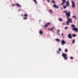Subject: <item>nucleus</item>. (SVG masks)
I'll use <instances>...</instances> for the list:
<instances>
[{
	"label": "nucleus",
	"mask_w": 78,
	"mask_h": 78,
	"mask_svg": "<svg viewBox=\"0 0 78 78\" xmlns=\"http://www.w3.org/2000/svg\"><path fill=\"white\" fill-rule=\"evenodd\" d=\"M63 12L66 15L67 19L70 17V12H67V10H65L63 11Z\"/></svg>",
	"instance_id": "1"
},
{
	"label": "nucleus",
	"mask_w": 78,
	"mask_h": 78,
	"mask_svg": "<svg viewBox=\"0 0 78 78\" xmlns=\"http://www.w3.org/2000/svg\"><path fill=\"white\" fill-rule=\"evenodd\" d=\"M67 19H68V20L66 22L67 25H69V23H72V20L69 18H67Z\"/></svg>",
	"instance_id": "2"
},
{
	"label": "nucleus",
	"mask_w": 78,
	"mask_h": 78,
	"mask_svg": "<svg viewBox=\"0 0 78 78\" xmlns=\"http://www.w3.org/2000/svg\"><path fill=\"white\" fill-rule=\"evenodd\" d=\"M71 2L72 3V8H73V9H75V2L73 1H72Z\"/></svg>",
	"instance_id": "3"
},
{
	"label": "nucleus",
	"mask_w": 78,
	"mask_h": 78,
	"mask_svg": "<svg viewBox=\"0 0 78 78\" xmlns=\"http://www.w3.org/2000/svg\"><path fill=\"white\" fill-rule=\"evenodd\" d=\"M62 56L64 58V59H65L66 60L67 59V54H66L63 53L62 54Z\"/></svg>",
	"instance_id": "4"
},
{
	"label": "nucleus",
	"mask_w": 78,
	"mask_h": 78,
	"mask_svg": "<svg viewBox=\"0 0 78 78\" xmlns=\"http://www.w3.org/2000/svg\"><path fill=\"white\" fill-rule=\"evenodd\" d=\"M66 42L64 41V40H62L61 42V44L62 45H63L64 44H66Z\"/></svg>",
	"instance_id": "5"
},
{
	"label": "nucleus",
	"mask_w": 78,
	"mask_h": 78,
	"mask_svg": "<svg viewBox=\"0 0 78 78\" xmlns=\"http://www.w3.org/2000/svg\"><path fill=\"white\" fill-rule=\"evenodd\" d=\"M66 0H62V3L61 4V5H64V3H66Z\"/></svg>",
	"instance_id": "6"
},
{
	"label": "nucleus",
	"mask_w": 78,
	"mask_h": 78,
	"mask_svg": "<svg viewBox=\"0 0 78 78\" xmlns=\"http://www.w3.org/2000/svg\"><path fill=\"white\" fill-rule=\"evenodd\" d=\"M72 30L73 31H75L76 32H77V31H78V29L76 28H73Z\"/></svg>",
	"instance_id": "7"
},
{
	"label": "nucleus",
	"mask_w": 78,
	"mask_h": 78,
	"mask_svg": "<svg viewBox=\"0 0 78 78\" xmlns=\"http://www.w3.org/2000/svg\"><path fill=\"white\" fill-rule=\"evenodd\" d=\"M68 37L69 38V39H72V36H71V34H69L68 36Z\"/></svg>",
	"instance_id": "8"
},
{
	"label": "nucleus",
	"mask_w": 78,
	"mask_h": 78,
	"mask_svg": "<svg viewBox=\"0 0 78 78\" xmlns=\"http://www.w3.org/2000/svg\"><path fill=\"white\" fill-rule=\"evenodd\" d=\"M53 7H54V8H57V9H58V8H59L58 6H57L56 5H53Z\"/></svg>",
	"instance_id": "9"
},
{
	"label": "nucleus",
	"mask_w": 78,
	"mask_h": 78,
	"mask_svg": "<svg viewBox=\"0 0 78 78\" xmlns=\"http://www.w3.org/2000/svg\"><path fill=\"white\" fill-rule=\"evenodd\" d=\"M66 5L67 6H69V1H68L66 2Z\"/></svg>",
	"instance_id": "10"
},
{
	"label": "nucleus",
	"mask_w": 78,
	"mask_h": 78,
	"mask_svg": "<svg viewBox=\"0 0 78 78\" xmlns=\"http://www.w3.org/2000/svg\"><path fill=\"white\" fill-rule=\"evenodd\" d=\"M16 5L18 7H21V5H20L19 4H16Z\"/></svg>",
	"instance_id": "11"
},
{
	"label": "nucleus",
	"mask_w": 78,
	"mask_h": 78,
	"mask_svg": "<svg viewBox=\"0 0 78 78\" xmlns=\"http://www.w3.org/2000/svg\"><path fill=\"white\" fill-rule=\"evenodd\" d=\"M34 2V3L37 5V2H36V0H33Z\"/></svg>",
	"instance_id": "12"
},
{
	"label": "nucleus",
	"mask_w": 78,
	"mask_h": 78,
	"mask_svg": "<svg viewBox=\"0 0 78 78\" xmlns=\"http://www.w3.org/2000/svg\"><path fill=\"white\" fill-rule=\"evenodd\" d=\"M55 41H57V42H60L61 41V40H60L58 39H57L55 40Z\"/></svg>",
	"instance_id": "13"
},
{
	"label": "nucleus",
	"mask_w": 78,
	"mask_h": 78,
	"mask_svg": "<svg viewBox=\"0 0 78 78\" xmlns=\"http://www.w3.org/2000/svg\"><path fill=\"white\" fill-rule=\"evenodd\" d=\"M43 32H42V30H41L39 31V33L40 34H42L43 33Z\"/></svg>",
	"instance_id": "14"
},
{
	"label": "nucleus",
	"mask_w": 78,
	"mask_h": 78,
	"mask_svg": "<svg viewBox=\"0 0 78 78\" xmlns=\"http://www.w3.org/2000/svg\"><path fill=\"white\" fill-rule=\"evenodd\" d=\"M58 20H59V21H60V22H62V20L61 18H59Z\"/></svg>",
	"instance_id": "15"
},
{
	"label": "nucleus",
	"mask_w": 78,
	"mask_h": 78,
	"mask_svg": "<svg viewBox=\"0 0 78 78\" xmlns=\"http://www.w3.org/2000/svg\"><path fill=\"white\" fill-rule=\"evenodd\" d=\"M71 25L72 27H75V26L73 24H71Z\"/></svg>",
	"instance_id": "16"
},
{
	"label": "nucleus",
	"mask_w": 78,
	"mask_h": 78,
	"mask_svg": "<svg viewBox=\"0 0 78 78\" xmlns=\"http://www.w3.org/2000/svg\"><path fill=\"white\" fill-rule=\"evenodd\" d=\"M24 16L25 17H27V16H28V15H27V14H25L24 15Z\"/></svg>",
	"instance_id": "17"
},
{
	"label": "nucleus",
	"mask_w": 78,
	"mask_h": 78,
	"mask_svg": "<svg viewBox=\"0 0 78 78\" xmlns=\"http://www.w3.org/2000/svg\"><path fill=\"white\" fill-rule=\"evenodd\" d=\"M49 11L51 14H53V12H52V10H50Z\"/></svg>",
	"instance_id": "18"
},
{
	"label": "nucleus",
	"mask_w": 78,
	"mask_h": 78,
	"mask_svg": "<svg viewBox=\"0 0 78 78\" xmlns=\"http://www.w3.org/2000/svg\"><path fill=\"white\" fill-rule=\"evenodd\" d=\"M76 34H73V37H76Z\"/></svg>",
	"instance_id": "19"
},
{
	"label": "nucleus",
	"mask_w": 78,
	"mask_h": 78,
	"mask_svg": "<svg viewBox=\"0 0 78 78\" xmlns=\"http://www.w3.org/2000/svg\"><path fill=\"white\" fill-rule=\"evenodd\" d=\"M66 8H67V6H63V8H64V9H66Z\"/></svg>",
	"instance_id": "20"
},
{
	"label": "nucleus",
	"mask_w": 78,
	"mask_h": 78,
	"mask_svg": "<svg viewBox=\"0 0 78 78\" xmlns=\"http://www.w3.org/2000/svg\"><path fill=\"white\" fill-rule=\"evenodd\" d=\"M75 40L74 39V40H73V41H72V43H73V44H74V43H75Z\"/></svg>",
	"instance_id": "21"
},
{
	"label": "nucleus",
	"mask_w": 78,
	"mask_h": 78,
	"mask_svg": "<svg viewBox=\"0 0 78 78\" xmlns=\"http://www.w3.org/2000/svg\"><path fill=\"white\" fill-rule=\"evenodd\" d=\"M23 20H27V17H26V18H23Z\"/></svg>",
	"instance_id": "22"
},
{
	"label": "nucleus",
	"mask_w": 78,
	"mask_h": 78,
	"mask_svg": "<svg viewBox=\"0 0 78 78\" xmlns=\"http://www.w3.org/2000/svg\"><path fill=\"white\" fill-rule=\"evenodd\" d=\"M58 50L59 51H61V49L60 48H59V49H58Z\"/></svg>",
	"instance_id": "23"
},
{
	"label": "nucleus",
	"mask_w": 78,
	"mask_h": 78,
	"mask_svg": "<svg viewBox=\"0 0 78 78\" xmlns=\"http://www.w3.org/2000/svg\"><path fill=\"white\" fill-rule=\"evenodd\" d=\"M70 59H73V57H70Z\"/></svg>",
	"instance_id": "24"
},
{
	"label": "nucleus",
	"mask_w": 78,
	"mask_h": 78,
	"mask_svg": "<svg viewBox=\"0 0 78 78\" xmlns=\"http://www.w3.org/2000/svg\"><path fill=\"white\" fill-rule=\"evenodd\" d=\"M52 2L53 3H55V2L53 0L52 1Z\"/></svg>",
	"instance_id": "25"
},
{
	"label": "nucleus",
	"mask_w": 78,
	"mask_h": 78,
	"mask_svg": "<svg viewBox=\"0 0 78 78\" xmlns=\"http://www.w3.org/2000/svg\"><path fill=\"white\" fill-rule=\"evenodd\" d=\"M53 30V28H52L51 29H50V31H52V30Z\"/></svg>",
	"instance_id": "26"
},
{
	"label": "nucleus",
	"mask_w": 78,
	"mask_h": 78,
	"mask_svg": "<svg viewBox=\"0 0 78 78\" xmlns=\"http://www.w3.org/2000/svg\"><path fill=\"white\" fill-rule=\"evenodd\" d=\"M47 24L48 25H50V23H48Z\"/></svg>",
	"instance_id": "27"
},
{
	"label": "nucleus",
	"mask_w": 78,
	"mask_h": 78,
	"mask_svg": "<svg viewBox=\"0 0 78 78\" xmlns=\"http://www.w3.org/2000/svg\"><path fill=\"white\" fill-rule=\"evenodd\" d=\"M45 27H48V25H47V24L45 25H44Z\"/></svg>",
	"instance_id": "28"
},
{
	"label": "nucleus",
	"mask_w": 78,
	"mask_h": 78,
	"mask_svg": "<svg viewBox=\"0 0 78 78\" xmlns=\"http://www.w3.org/2000/svg\"><path fill=\"white\" fill-rule=\"evenodd\" d=\"M57 53H59V54L60 53L59 51H57Z\"/></svg>",
	"instance_id": "29"
},
{
	"label": "nucleus",
	"mask_w": 78,
	"mask_h": 78,
	"mask_svg": "<svg viewBox=\"0 0 78 78\" xmlns=\"http://www.w3.org/2000/svg\"><path fill=\"white\" fill-rule=\"evenodd\" d=\"M67 49H66L65 50V52H67Z\"/></svg>",
	"instance_id": "30"
},
{
	"label": "nucleus",
	"mask_w": 78,
	"mask_h": 78,
	"mask_svg": "<svg viewBox=\"0 0 78 78\" xmlns=\"http://www.w3.org/2000/svg\"><path fill=\"white\" fill-rule=\"evenodd\" d=\"M65 30H67V29H68V28L67 27H65Z\"/></svg>",
	"instance_id": "31"
},
{
	"label": "nucleus",
	"mask_w": 78,
	"mask_h": 78,
	"mask_svg": "<svg viewBox=\"0 0 78 78\" xmlns=\"http://www.w3.org/2000/svg\"><path fill=\"white\" fill-rule=\"evenodd\" d=\"M61 36H62L63 37L64 36V34H63V33L62 34Z\"/></svg>",
	"instance_id": "32"
},
{
	"label": "nucleus",
	"mask_w": 78,
	"mask_h": 78,
	"mask_svg": "<svg viewBox=\"0 0 78 78\" xmlns=\"http://www.w3.org/2000/svg\"><path fill=\"white\" fill-rule=\"evenodd\" d=\"M75 17H76V16H73V18H75Z\"/></svg>",
	"instance_id": "33"
},
{
	"label": "nucleus",
	"mask_w": 78,
	"mask_h": 78,
	"mask_svg": "<svg viewBox=\"0 0 78 78\" xmlns=\"http://www.w3.org/2000/svg\"><path fill=\"white\" fill-rule=\"evenodd\" d=\"M53 28V30H55V27H54L53 28Z\"/></svg>",
	"instance_id": "34"
},
{
	"label": "nucleus",
	"mask_w": 78,
	"mask_h": 78,
	"mask_svg": "<svg viewBox=\"0 0 78 78\" xmlns=\"http://www.w3.org/2000/svg\"><path fill=\"white\" fill-rule=\"evenodd\" d=\"M48 2H49V0H47Z\"/></svg>",
	"instance_id": "35"
},
{
	"label": "nucleus",
	"mask_w": 78,
	"mask_h": 78,
	"mask_svg": "<svg viewBox=\"0 0 78 78\" xmlns=\"http://www.w3.org/2000/svg\"><path fill=\"white\" fill-rule=\"evenodd\" d=\"M58 32H59V30H58Z\"/></svg>",
	"instance_id": "36"
},
{
	"label": "nucleus",
	"mask_w": 78,
	"mask_h": 78,
	"mask_svg": "<svg viewBox=\"0 0 78 78\" xmlns=\"http://www.w3.org/2000/svg\"><path fill=\"white\" fill-rule=\"evenodd\" d=\"M63 25H65V23H63Z\"/></svg>",
	"instance_id": "37"
},
{
	"label": "nucleus",
	"mask_w": 78,
	"mask_h": 78,
	"mask_svg": "<svg viewBox=\"0 0 78 78\" xmlns=\"http://www.w3.org/2000/svg\"><path fill=\"white\" fill-rule=\"evenodd\" d=\"M12 6H14V4L12 5Z\"/></svg>",
	"instance_id": "38"
},
{
	"label": "nucleus",
	"mask_w": 78,
	"mask_h": 78,
	"mask_svg": "<svg viewBox=\"0 0 78 78\" xmlns=\"http://www.w3.org/2000/svg\"><path fill=\"white\" fill-rule=\"evenodd\" d=\"M21 16H23V15H21Z\"/></svg>",
	"instance_id": "39"
},
{
	"label": "nucleus",
	"mask_w": 78,
	"mask_h": 78,
	"mask_svg": "<svg viewBox=\"0 0 78 78\" xmlns=\"http://www.w3.org/2000/svg\"><path fill=\"white\" fill-rule=\"evenodd\" d=\"M48 30H50V29H48Z\"/></svg>",
	"instance_id": "40"
},
{
	"label": "nucleus",
	"mask_w": 78,
	"mask_h": 78,
	"mask_svg": "<svg viewBox=\"0 0 78 78\" xmlns=\"http://www.w3.org/2000/svg\"><path fill=\"white\" fill-rule=\"evenodd\" d=\"M63 38H64V37L63 36Z\"/></svg>",
	"instance_id": "41"
},
{
	"label": "nucleus",
	"mask_w": 78,
	"mask_h": 78,
	"mask_svg": "<svg viewBox=\"0 0 78 78\" xmlns=\"http://www.w3.org/2000/svg\"><path fill=\"white\" fill-rule=\"evenodd\" d=\"M52 31L54 33V31Z\"/></svg>",
	"instance_id": "42"
},
{
	"label": "nucleus",
	"mask_w": 78,
	"mask_h": 78,
	"mask_svg": "<svg viewBox=\"0 0 78 78\" xmlns=\"http://www.w3.org/2000/svg\"><path fill=\"white\" fill-rule=\"evenodd\" d=\"M76 19V18H75V19Z\"/></svg>",
	"instance_id": "43"
}]
</instances>
